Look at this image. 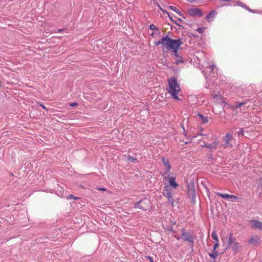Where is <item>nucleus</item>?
Masks as SVG:
<instances>
[{
    "instance_id": "1",
    "label": "nucleus",
    "mask_w": 262,
    "mask_h": 262,
    "mask_svg": "<svg viewBox=\"0 0 262 262\" xmlns=\"http://www.w3.org/2000/svg\"><path fill=\"white\" fill-rule=\"evenodd\" d=\"M183 43L182 39L179 38L178 39H174L169 48L168 50L172 52L171 56L177 58V60L174 62L176 64H179L184 63L185 61L184 58L179 55L178 52L180 49H181V46Z\"/></svg>"
},
{
    "instance_id": "2",
    "label": "nucleus",
    "mask_w": 262,
    "mask_h": 262,
    "mask_svg": "<svg viewBox=\"0 0 262 262\" xmlns=\"http://www.w3.org/2000/svg\"><path fill=\"white\" fill-rule=\"evenodd\" d=\"M167 81L168 84L167 92L171 95V97L174 100H181L182 99L178 97V93L180 91L181 88L177 79L175 77H171L168 79Z\"/></svg>"
},
{
    "instance_id": "3",
    "label": "nucleus",
    "mask_w": 262,
    "mask_h": 262,
    "mask_svg": "<svg viewBox=\"0 0 262 262\" xmlns=\"http://www.w3.org/2000/svg\"><path fill=\"white\" fill-rule=\"evenodd\" d=\"M150 201L146 198H144L136 202L134 207L135 208H139L143 211L149 210L150 208Z\"/></svg>"
},
{
    "instance_id": "4",
    "label": "nucleus",
    "mask_w": 262,
    "mask_h": 262,
    "mask_svg": "<svg viewBox=\"0 0 262 262\" xmlns=\"http://www.w3.org/2000/svg\"><path fill=\"white\" fill-rule=\"evenodd\" d=\"M173 40L174 39L169 37L168 35H166L163 36L160 40L155 41L154 44L155 46H158L160 44H162L163 46V50H164L165 48L168 49Z\"/></svg>"
},
{
    "instance_id": "5",
    "label": "nucleus",
    "mask_w": 262,
    "mask_h": 262,
    "mask_svg": "<svg viewBox=\"0 0 262 262\" xmlns=\"http://www.w3.org/2000/svg\"><path fill=\"white\" fill-rule=\"evenodd\" d=\"M187 195L191 199V203L193 204L196 203V191L194 187V183L191 182L190 184L187 183Z\"/></svg>"
},
{
    "instance_id": "6",
    "label": "nucleus",
    "mask_w": 262,
    "mask_h": 262,
    "mask_svg": "<svg viewBox=\"0 0 262 262\" xmlns=\"http://www.w3.org/2000/svg\"><path fill=\"white\" fill-rule=\"evenodd\" d=\"M163 189L164 191L163 193V195L167 199L168 203L171 204V206H173L174 200L171 192L169 189V186L167 185H165Z\"/></svg>"
},
{
    "instance_id": "7",
    "label": "nucleus",
    "mask_w": 262,
    "mask_h": 262,
    "mask_svg": "<svg viewBox=\"0 0 262 262\" xmlns=\"http://www.w3.org/2000/svg\"><path fill=\"white\" fill-rule=\"evenodd\" d=\"M167 175V177L163 178V180H168V185H167L169 186V188L171 187L174 189H177L179 186V184L176 182V178L175 177L170 176L169 173Z\"/></svg>"
},
{
    "instance_id": "8",
    "label": "nucleus",
    "mask_w": 262,
    "mask_h": 262,
    "mask_svg": "<svg viewBox=\"0 0 262 262\" xmlns=\"http://www.w3.org/2000/svg\"><path fill=\"white\" fill-rule=\"evenodd\" d=\"M181 238L185 242H188L190 243V247L193 250L194 246V237L189 232H187L181 234Z\"/></svg>"
},
{
    "instance_id": "9",
    "label": "nucleus",
    "mask_w": 262,
    "mask_h": 262,
    "mask_svg": "<svg viewBox=\"0 0 262 262\" xmlns=\"http://www.w3.org/2000/svg\"><path fill=\"white\" fill-rule=\"evenodd\" d=\"M161 161L164 166L165 167L163 173L161 174V175L164 177L165 175L168 174L171 168V166L170 164L169 160L164 157H162Z\"/></svg>"
},
{
    "instance_id": "10",
    "label": "nucleus",
    "mask_w": 262,
    "mask_h": 262,
    "mask_svg": "<svg viewBox=\"0 0 262 262\" xmlns=\"http://www.w3.org/2000/svg\"><path fill=\"white\" fill-rule=\"evenodd\" d=\"M187 13L191 17H202L203 15V13L202 10L197 8H191L188 9L187 10Z\"/></svg>"
},
{
    "instance_id": "11",
    "label": "nucleus",
    "mask_w": 262,
    "mask_h": 262,
    "mask_svg": "<svg viewBox=\"0 0 262 262\" xmlns=\"http://www.w3.org/2000/svg\"><path fill=\"white\" fill-rule=\"evenodd\" d=\"M232 139V136L230 134H227L224 138V141L225 143L224 144V147H229L230 148H232L233 145L231 143H229V141L231 139Z\"/></svg>"
},
{
    "instance_id": "12",
    "label": "nucleus",
    "mask_w": 262,
    "mask_h": 262,
    "mask_svg": "<svg viewBox=\"0 0 262 262\" xmlns=\"http://www.w3.org/2000/svg\"><path fill=\"white\" fill-rule=\"evenodd\" d=\"M250 223L253 228L262 230V223L259 221L252 220H251Z\"/></svg>"
},
{
    "instance_id": "13",
    "label": "nucleus",
    "mask_w": 262,
    "mask_h": 262,
    "mask_svg": "<svg viewBox=\"0 0 262 262\" xmlns=\"http://www.w3.org/2000/svg\"><path fill=\"white\" fill-rule=\"evenodd\" d=\"M216 194L224 199H231L236 200L238 198V197L235 195H230V194H229L227 193H221L220 192H217Z\"/></svg>"
},
{
    "instance_id": "14",
    "label": "nucleus",
    "mask_w": 262,
    "mask_h": 262,
    "mask_svg": "<svg viewBox=\"0 0 262 262\" xmlns=\"http://www.w3.org/2000/svg\"><path fill=\"white\" fill-rule=\"evenodd\" d=\"M237 5L238 6L244 8V9L248 10L250 12H252L253 13H255L257 12L256 10H253V9H250L249 7H248L247 5H246L244 3H243L240 1L237 2Z\"/></svg>"
},
{
    "instance_id": "15",
    "label": "nucleus",
    "mask_w": 262,
    "mask_h": 262,
    "mask_svg": "<svg viewBox=\"0 0 262 262\" xmlns=\"http://www.w3.org/2000/svg\"><path fill=\"white\" fill-rule=\"evenodd\" d=\"M259 238L257 236H252L249 239L248 243L254 246H258L259 245Z\"/></svg>"
},
{
    "instance_id": "16",
    "label": "nucleus",
    "mask_w": 262,
    "mask_h": 262,
    "mask_svg": "<svg viewBox=\"0 0 262 262\" xmlns=\"http://www.w3.org/2000/svg\"><path fill=\"white\" fill-rule=\"evenodd\" d=\"M217 14V12L215 10H212L210 13H209L206 16V18L207 19L208 22L211 21L210 20V18H214L216 14Z\"/></svg>"
},
{
    "instance_id": "17",
    "label": "nucleus",
    "mask_w": 262,
    "mask_h": 262,
    "mask_svg": "<svg viewBox=\"0 0 262 262\" xmlns=\"http://www.w3.org/2000/svg\"><path fill=\"white\" fill-rule=\"evenodd\" d=\"M169 9L171 10L178 14L181 16L183 18H186L185 16L183 15L181 11H180L176 7L173 6H169L167 7Z\"/></svg>"
},
{
    "instance_id": "18",
    "label": "nucleus",
    "mask_w": 262,
    "mask_h": 262,
    "mask_svg": "<svg viewBox=\"0 0 262 262\" xmlns=\"http://www.w3.org/2000/svg\"><path fill=\"white\" fill-rule=\"evenodd\" d=\"M218 145V142L217 141H214L213 144H206L205 143L204 145H202V147H206L207 148H209L210 149H216L217 147V145Z\"/></svg>"
},
{
    "instance_id": "19",
    "label": "nucleus",
    "mask_w": 262,
    "mask_h": 262,
    "mask_svg": "<svg viewBox=\"0 0 262 262\" xmlns=\"http://www.w3.org/2000/svg\"><path fill=\"white\" fill-rule=\"evenodd\" d=\"M236 242L235 241V238L233 237V233L232 232H230L229 234V237L228 241V247L230 246H231V245L233 244H234Z\"/></svg>"
},
{
    "instance_id": "20",
    "label": "nucleus",
    "mask_w": 262,
    "mask_h": 262,
    "mask_svg": "<svg viewBox=\"0 0 262 262\" xmlns=\"http://www.w3.org/2000/svg\"><path fill=\"white\" fill-rule=\"evenodd\" d=\"M241 246L239 245V243L237 242L233 244L232 247V250L234 252V254H237L240 251Z\"/></svg>"
},
{
    "instance_id": "21",
    "label": "nucleus",
    "mask_w": 262,
    "mask_h": 262,
    "mask_svg": "<svg viewBox=\"0 0 262 262\" xmlns=\"http://www.w3.org/2000/svg\"><path fill=\"white\" fill-rule=\"evenodd\" d=\"M197 115L199 117L200 119L201 120L202 123L206 124L208 122V120L207 117L203 116L202 114H201L199 112L198 113Z\"/></svg>"
},
{
    "instance_id": "22",
    "label": "nucleus",
    "mask_w": 262,
    "mask_h": 262,
    "mask_svg": "<svg viewBox=\"0 0 262 262\" xmlns=\"http://www.w3.org/2000/svg\"><path fill=\"white\" fill-rule=\"evenodd\" d=\"M127 160L133 163H138L139 161L136 158H134L130 155H128L127 157Z\"/></svg>"
},
{
    "instance_id": "23",
    "label": "nucleus",
    "mask_w": 262,
    "mask_h": 262,
    "mask_svg": "<svg viewBox=\"0 0 262 262\" xmlns=\"http://www.w3.org/2000/svg\"><path fill=\"white\" fill-rule=\"evenodd\" d=\"M220 254L218 251H215L213 252V250L212 251V253H209V256L213 259H215L216 257Z\"/></svg>"
},
{
    "instance_id": "24",
    "label": "nucleus",
    "mask_w": 262,
    "mask_h": 262,
    "mask_svg": "<svg viewBox=\"0 0 262 262\" xmlns=\"http://www.w3.org/2000/svg\"><path fill=\"white\" fill-rule=\"evenodd\" d=\"M246 103V101H242L241 102H235L234 107L235 108H239L240 107H241L243 105L245 104Z\"/></svg>"
},
{
    "instance_id": "25",
    "label": "nucleus",
    "mask_w": 262,
    "mask_h": 262,
    "mask_svg": "<svg viewBox=\"0 0 262 262\" xmlns=\"http://www.w3.org/2000/svg\"><path fill=\"white\" fill-rule=\"evenodd\" d=\"M149 29L152 31H157L158 32V34H160L159 30L157 27H156L154 24H151L149 27Z\"/></svg>"
},
{
    "instance_id": "26",
    "label": "nucleus",
    "mask_w": 262,
    "mask_h": 262,
    "mask_svg": "<svg viewBox=\"0 0 262 262\" xmlns=\"http://www.w3.org/2000/svg\"><path fill=\"white\" fill-rule=\"evenodd\" d=\"M168 17H169V19H170V20H171V21H173L174 24H176L177 26H178L179 27H180V28H183V27L181 25H180V24H179V23H177L176 21V20H174L173 19V18H172V16H171L169 13V15H168Z\"/></svg>"
},
{
    "instance_id": "27",
    "label": "nucleus",
    "mask_w": 262,
    "mask_h": 262,
    "mask_svg": "<svg viewBox=\"0 0 262 262\" xmlns=\"http://www.w3.org/2000/svg\"><path fill=\"white\" fill-rule=\"evenodd\" d=\"M211 237L216 242H219L218 237H217V234L216 233L215 231H213L212 232Z\"/></svg>"
},
{
    "instance_id": "28",
    "label": "nucleus",
    "mask_w": 262,
    "mask_h": 262,
    "mask_svg": "<svg viewBox=\"0 0 262 262\" xmlns=\"http://www.w3.org/2000/svg\"><path fill=\"white\" fill-rule=\"evenodd\" d=\"M257 188L260 189V194L262 193V178H260L258 182Z\"/></svg>"
},
{
    "instance_id": "29",
    "label": "nucleus",
    "mask_w": 262,
    "mask_h": 262,
    "mask_svg": "<svg viewBox=\"0 0 262 262\" xmlns=\"http://www.w3.org/2000/svg\"><path fill=\"white\" fill-rule=\"evenodd\" d=\"M237 134L238 137H241L244 136V129L243 128H240V129L237 132Z\"/></svg>"
},
{
    "instance_id": "30",
    "label": "nucleus",
    "mask_w": 262,
    "mask_h": 262,
    "mask_svg": "<svg viewBox=\"0 0 262 262\" xmlns=\"http://www.w3.org/2000/svg\"><path fill=\"white\" fill-rule=\"evenodd\" d=\"M205 27H199L196 29V31L200 33H203L204 32V30H205Z\"/></svg>"
},
{
    "instance_id": "31",
    "label": "nucleus",
    "mask_w": 262,
    "mask_h": 262,
    "mask_svg": "<svg viewBox=\"0 0 262 262\" xmlns=\"http://www.w3.org/2000/svg\"><path fill=\"white\" fill-rule=\"evenodd\" d=\"M219 242H216L215 243V244L214 245L213 247V252H214L215 251H217L216 249L219 247Z\"/></svg>"
},
{
    "instance_id": "32",
    "label": "nucleus",
    "mask_w": 262,
    "mask_h": 262,
    "mask_svg": "<svg viewBox=\"0 0 262 262\" xmlns=\"http://www.w3.org/2000/svg\"><path fill=\"white\" fill-rule=\"evenodd\" d=\"M67 198L68 199H73L74 200H76L79 199V198H76V196H75L73 194L69 195L67 197Z\"/></svg>"
},
{
    "instance_id": "33",
    "label": "nucleus",
    "mask_w": 262,
    "mask_h": 262,
    "mask_svg": "<svg viewBox=\"0 0 262 262\" xmlns=\"http://www.w3.org/2000/svg\"><path fill=\"white\" fill-rule=\"evenodd\" d=\"M78 105V103L77 102H73V103H71L69 104V106H71V107H75V106H76Z\"/></svg>"
},
{
    "instance_id": "34",
    "label": "nucleus",
    "mask_w": 262,
    "mask_h": 262,
    "mask_svg": "<svg viewBox=\"0 0 262 262\" xmlns=\"http://www.w3.org/2000/svg\"><path fill=\"white\" fill-rule=\"evenodd\" d=\"M181 230V234H183V233L187 232L184 227L182 228Z\"/></svg>"
},
{
    "instance_id": "35",
    "label": "nucleus",
    "mask_w": 262,
    "mask_h": 262,
    "mask_svg": "<svg viewBox=\"0 0 262 262\" xmlns=\"http://www.w3.org/2000/svg\"><path fill=\"white\" fill-rule=\"evenodd\" d=\"M168 231H169L171 232L174 233L175 231L173 229V227H171L168 229Z\"/></svg>"
},
{
    "instance_id": "36",
    "label": "nucleus",
    "mask_w": 262,
    "mask_h": 262,
    "mask_svg": "<svg viewBox=\"0 0 262 262\" xmlns=\"http://www.w3.org/2000/svg\"><path fill=\"white\" fill-rule=\"evenodd\" d=\"M161 11L163 13H165V14H166L167 15H169V13L165 10L164 9H161Z\"/></svg>"
},
{
    "instance_id": "37",
    "label": "nucleus",
    "mask_w": 262,
    "mask_h": 262,
    "mask_svg": "<svg viewBox=\"0 0 262 262\" xmlns=\"http://www.w3.org/2000/svg\"><path fill=\"white\" fill-rule=\"evenodd\" d=\"M39 105L44 110H47V108L45 107V106L41 104V103H39Z\"/></svg>"
},
{
    "instance_id": "38",
    "label": "nucleus",
    "mask_w": 262,
    "mask_h": 262,
    "mask_svg": "<svg viewBox=\"0 0 262 262\" xmlns=\"http://www.w3.org/2000/svg\"><path fill=\"white\" fill-rule=\"evenodd\" d=\"M178 20L179 21L181 22V23H184L183 20H182V18H178Z\"/></svg>"
},
{
    "instance_id": "39",
    "label": "nucleus",
    "mask_w": 262,
    "mask_h": 262,
    "mask_svg": "<svg viewBox=\"0 0 262 262\" xmlns=\"http://www.w3.org/2000/svg\"><path fill=\"white\" fill-rule=\"evenodd\" d=\"M174 237L178 239V240H179L181 238V236H177V235H175Z\"/></svg>"
},
{
    "instance_id": "40",
    "label": "nucleus",
    "mask_w": 262,
    "mask_h": 262,
    "mask_svg": "<svg viewBox=\"0 0 262 262\" xmlns=\"http://www.w3.org/2000/svg\"><path fill=\"white\" fill-rule=\"evenodd\" d=\"M157 6L158 7V8H159V9H160L161 11V9H163L161 7V6H160V5H159L158 3H157Z\"/></svg>"
},
{
    "instance_id": "41",
    "label": "nucleus",
    "mask_w": 262,
    "mask_h": 262,
    "mask_svg": "<svg viewBox=\"0 0 262 262\" xmlns=\"http://www.w3.org/2000/svg\"><path fill=\"white\" fill-rule=\"evenodd\" d=\"M64 30V29H59L58 30L57 32H61V31H62Z\"/></svg>"
},
{
    "instance_id": "42",
    "label": "nucleus",
    "mask_w": 262,
    "mask_h": 262,
    "mask_svg": "<svg viewBox=\"0 0 262 262\" xmlns=\"http://www.w3.org/2000/svg\"><path fill=\"white\" fill-rule=\"evenodd\" d=\"M148 258H149L150 262H154L151 257H148Z\"/></svg>"
},
{
    "instance_id": "43",
    "label": "nucleus",
    "mask_w": 262,
    "mask_h": 262,
    "mask_svg": "<svg viewBox=\"0 0 262 262\" xmlns=\"http://www.w3.org/2000/svg\"><path fill=\"white\" fill-rule=\"evenodd\" d=\"M215 67V66L214 65H212L209 68L210 69H213Z\"/></svg>"
},
{
    "instance_id": "44",
    "label": "nucleus",
    "mask_w": 262,
    "mask_h": 262,
    "mask_svg": "<svg viewBox=\"0 0 262 262\" xmlns=\"http://www.w3.org/2000/svg\"><path fill=\"white\" fill-rule=\"evenodd\" d=\"M190 143H191V141H189V142L186 141L184 144H188Z\"/></svg>"
},
{
    "instance_id": "45",
    "label": "nucleus",
    "mask_w": 262,
    "mask_h": 262,
    "mask_svg": "<svg viewBox=\"0 0 262 262\" xmlns=\"http://www.w3.org/2000/svg\"><path fill=\"white\" fill-rule=\"evenodd\" d=\"M190 3L194 2L195 0H188Z\"/></svg>"
},
{
    "instance_id": "46",
    "label": "nucleus",
    "mask_w": 262,
    "mask_h": 262,
    "mask_svg": "<svg viewBox=\"0 0 262 262\" xmlns=\"http://www.w3.org/2000/svg\"><path fill=\"white\" fill-rule=\"evenodd\" d=\"M100 190H105V188H100Z\"/></svg>"
},
{
    "instance_id": "47",
    "label": "nucleus",
    "mask_w": 262,
    "mask_h": 262,
    "mask_svg": "<svg viewBox=\"0 0 262 262\" xmlns=\"http://www.w3.org/2000/svg\"><path fill=\"white\" fill-rule=\"evenodd\" d=\"M154 34H155V33H153V32H152V33H151V34H150V35H151V36H154Z\"/></svg>"
},
{
    "instance_id": "48",
    "label": "nucleus",
    "mask_w": 262,
    "mask_h": 262,
    "mask_svg": "<svg viewBox=\"0 0 262 262\" xmlns=\"http://www.w3.org/2000/svg\"><path fill=\"white\" fill-rule=\"evenodd\" d=\"M207 262H215V260H209Z\"/></svg>"
},
{
    "instance_id": "49",
    "label": "nucleus",
    "mask_w": 262,
    "mask_h": 262,
    "mask_svg": "<svg viewBox=\"0 0 262 262\" xmlns=\"http://www.w3.org/2000/svg\"><path fill=\"white\" fill-rule=\"evenodd\" d=\"M192 36H193L194 37H198V36H197V35H192Z\"/></svg>"
},
{
    "instance_id": "50",
    "label": "nucleus",
    "mask_w": 262,
    "mask_h": 262,
    "mask_svg": "<svg viewBox=\"0 0 262 262\" xmlns=\"http://www.w3.org/2000/svg\"><path fill=\"white\" fill-rule=\"evenodd\" d=\"M182 127H183V128L184 130H185V129H184V127L183 125H182Z\"/></svg>"
},
{
    "instance_id": "51",
    "label": "nucleus",
    "mask_w": 262,
    "mask_h": 262,
    "mask_svg": "<svg viewBox=\"0 0 262 262\" xmlns=\"http://www.w3.org/2000/svg\"><path fill=\"white\" fill-rule=\"evenodd\" d=\"M259 262H262V260H260Z\"/></svg>"
}]
</instances>
